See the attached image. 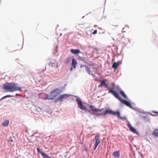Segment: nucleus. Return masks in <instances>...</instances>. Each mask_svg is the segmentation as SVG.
Returning a JSON list of instances; mask_svg holds the SVG:
<instances>
[{
    "label": "nucleus",
    "instance_id": "obj_8",
    "mask_svg": "<svg viewBox=\"0 0 158 158\" xmlns=\"http://www.w3.org/2000/svg\"><path fill=\"white\" fill-rule=\"evenodd\" d=\"M69 96V95L66 94H62L60 95L57 99V100L60 101L61 102L64 99L67 98Z\"/></svg>",
    "mask_w": 158,
    "mask_h": 158
},
{
    "label": "nucleus",
    "instance_id": "obj_20",
    "mask_svg": "<svg viewBox=\"0 0 158 158\" xmlns=\"http://www.w3.org/2000/svg\"><path fill=\"white\" fill-rule=\"evenodd\" d=\"M72 58V57L71 56H69L66 59V64H68L70 61L71 60V59Z\"/></svg>",
    "mask_w": 158,
    "mask_h": 158
},
{
    "label": "nucleus",
    "instance_id": "obj_19",
    "mask_svg": "<svg viewBox=\"0 0 158 158\" xmlns=\"http://www.w3.org/2000/svg\"><path fill=\"white\" fill-rule=\"evenodd\" d=\"M89 65L90 67L89 68L90 69H92L93 70H94L95 69H96L97 68H95L94 67V64H89Z\"/></svg>",
    "mask_w": 158,
    "mask_h": 158
},
{
    "label": "nucleus",
    "instance_id": "obj_10",
    "mask_svg": "<svg viewBox=\"0 0 158 158\" xmlns=\"http://www.w3.org/2000/svg\"><path fill=\"white\" fill-rule=\"evenodd\" d=\"M70 51L71 53L74 54H78L80 52V50L78 49H70Z\"/></svg>",
    "mask_w": 158,
    "mask_h": 158
},
{
    "label": "nucleus",
    "instance_id": "obj_23",
    "mask_svg": "<svg viewBox=\"0 0 158 158\" xmlns=\"http://www.w3.org/2000/svg\"><path fill=\"white\" fill-rule=\"evenodd\" d=\"M37 152H38L40 153L41 154V153H42V152H43L41 151L40 150V149L39 148H37Z\"/></svg>",
    "mask_w": 158,
    "mask_h": 158
},
{
    "label": "nucleus",
    "instance_id": "obj_30",
    "mask_svg": "<svg viewBox=\"0 0 158 158\" xmlns=\"http://www.w3.org/2000/svg\"><path fill=\"white\" fill-rule=\"evenodd\" d=\"M92 75L94 77H95V76L93 74Z\"/></svg>",
    "mask_w": 158,
    "mask_h": 158
},
{
    "label": "nucleus",
    "instance_id": "obj_32",
    "mask_svg": "<svg viewBox=\"0 0 158 158\" xmlns=\"http://www.w3.org/2000/svg\"><path fill=\"white\" fill-rule=\"evenodd\" d=\"M105 86H106V87H107V85L106 84V85H105Z\"/></svg>",
    "mask_w": 158,
    "mask_h": 158
},
{
    "label": "nucleus",
    "instance_id": "obj_7",
    "mask_svg": "<svg viewBox=\"0 0 158 158\" xmlns=\"http://www.w3.org/2000/svg\"><path fill=\"white\" fill-rule=\"evenodd\" d=\"M89 108L91 110V111L94 112H100L103 110V109H97L92 105L89 106Z\"/></svg>",
    "mask_w": 158,
    "mask_h": 158
},
{
    "label": "nucleus",
    "instance_id": "obj_18",
    "mask_svg": "<svg viewBox=\"0 0 158 158\" xmlns=\"http://www.w3.org/2000/svg\"><path fill=\"white\" fill-rule=\"evenodd\" d=\"M120 94L125 98L127 99V96L125 94L123 91L122 90H120Z\"/></svg>",
    "mask_w": 158,
    "mask_h": 158
},
{
    "label": "nucleus",
    "instance_id": "obj_24",
    "mask_svg": "<svg viewBox=\"0 0 158 158\" xmlns=\"http://www.w3.org/2000/svg\"><path fill=\"white\" fill-rule=\"evenodd\" d=\"M103 114L102 113H97L95 114V115L97 116L102 115Z\"/></svg>",
    "mask_w": 158,
    "mask_h": 158
},
{
    "label": "nucleus",
    "instance_id": "obj_1",
    "mask_svg": "<svg viewBox=\"0 0 158 158\" xmlns=\"http://www.w3.org/2000/svg\"><path fill=\"white\" fill-rule=\"evenodd\" d=\"M16 85L17 84L14 83H7L4 84L2 88L9 92H14L20 90V88L17 86Z\"/></svg>",
    "mask_w": 158,
    "mask_h": 158
},
{
    "label": "nucleus",
    "instance_id": "obj_12",
    "mask_svg": "<svg viewBox=\"0 0 158 158\" xmlns=\"http://www.w3.org/2000/svg\"><path fill=\"white\" fill-rule=\"evenodd\" d=\"M120 63H120V61H118L117 62H114L113 64L112 65V67L115 70L117 68L118 65Z\"/></svg>",
    "mask_w": 158,
    "mask_h": 158
},
{
    "label": "nucleus",
    "instance_id": "obj_14",
    "mask_svg": "<svg viewBox=\"0 0 158 158\" xmlns=\"http://www.w3.org/2000/svg\"><path fill=\"white\" fill-rule=\"evenodd\" d=\"M152 134L156 137L158 138V129H155L153 132Z\"/></svg>",
    "mask_w": 158,
    "mask_h": 158
},
{
    "label": "nucleus",
    "instance_id": "obj_31",
    "mask_svg": "<svg viewBox=\"0 0 158 158\" xmlns=\"http://www.w3.org/2000/svg\"><path fill=\"white\" fill-rule=\"evenodd\" d=\"M94 80H95V81H98V79H94Z\"/></svg>",
    "mask_w": 158,
    "mask_h": 158
},
{
    "label": "nucleus",
    "instance_id": "obj_16",
    "mask_svg": "<svg viewBox=\"0 0 158 158\" xmlns=\"http://www.w3.org/2000/svg\"><path fill=\"white\" fill-rule=\"evenodd\" d=\"M9 123V120H6L3 122L2 123V125L4 127H7Z\"/></svg>",
    "mask_w": 158,
    "mask_h": 158
},
{
    "label": "nucleus",
    "instance_id": "obj_27",
    "mask_svg": "<svg viewBox=\"0 0 158 158\" xmlns=\"http://www.w3.org/2000/svg\"><path fill=\"white\" fill-rule=\"evenodd\" d=\"M102 86L103 85L101 84H100L98 85V87H102Z\"/></svg>",
    "mask_w": 158,
    "mask_h": 158
},
{
    "label": "nucleus",
    "instance_id": "obj_5",
    "mask_svg": "<svg viewBox=\"0 0 158 158\" xmlns=\"http://www.w3.org/2000/svg\"><path fill=\"white\" fill-rule=\"evenodd\" d=\"M76 102L77 103L78 107L80 109L84 110L85 111H88L90 112V111L88 110L85 107L83 106V103L80 99L79 98H77L76 99Z\"/></svg>",
    "mask_w": 158,
    "mask_h": 158
},
{
    "label": "nucleus",
    "instance_id": "obj_3",
    "mask_svg": "<svg viewBox=\"0 0 158 158\" xmlns=\"http://www.w3.org/2000/svg\"><path fill=\"white\" fill-rule=\"evenodd\" d=\"M61 90L60 88L53 89L50 93V94L48 97V99L52 100L56 98L61 92Z\"/></svg>",
    "mask_w": 158,
    "mask_h": 158
},
{
    "label": "nucleus",
    "instance_id": "obj_6",
    "mask_svg": "<svg viewBox=\"0 0 158 158\" xmlns=\"http://www.w3.org/2000/svg\"><path fill=\"white\" fill-rule=\"evenodd\" d=\"M95 142L94 144V150H95L97 148L98 144L100 143L101 140L100 136L97 135L95 137Z\"/></svg>",
    "mask_w": 158,
    "mask_h": 158
},
{
    "label": "nucleus",
    "instance_id": "obj_22",
    "mask_svg": "<svg viewBox=\"0 0 158 158\" xmlns=\"http://www.w3.org/2000/svg\"><path fill=\"white\" fill-rule=\"evenodd\" d=\"M101 84L103 86L106 85V81L105 80H102L101 82Z\"/></svg>",
    "mask_w": 158,
    "mask_h": 158
},
{
    "label": "nucleus",
    "instance_id": "obj_15",
    "mask_svg": "<svg viewBox=\"0 0 158 158\" xmlns=\"http://www.w3.org/2000/svg\"><path fill=\"white\" fill-rule=\"evenodd\" d=\"M77 64V62L75 59L73 58L72 60V65L74 68H75L76 67V65Z\"/></svg>",
    "mask_w": 158,
    "mask_h": 158
},
{
    "label": "nucleus",
    "instance_id": "obj_28",
    "mask_svg": "<svg viewBox=\"0 0 158 158\" xmlns=\"http://www.w3.org/2000/svg\"><path fill=\"white\" fill-rule=\"evenodd\" d=\"M9 141L10 142H12L13 141V140L12 139H10L9 140Z\"/></svg>",
    "mask_w": 158,
    "mask_h": 158
},
{
    "label": "nucleus",
    "instance_id": "obj_33",
    "mask_svg": "<svg viewBox=\"0 0 158 158\" xmlns=\"http://www.w3.org/2000/svg\"><path fill=\"white\" fill-rule=\"evenodd\" d=\"M94 26H96V25H94Z\"/></svg>",
    "mask_w": 158,
    "mask_h": 158
},
{
    "label": "nucleus",
    "instance_id": "obj_11",
    "mask_svg": "<svg viewBox=\"0 0 158 158\" xmlns=\"http://www.w3.org/2000/svg\"><path fill=\"white\" fill-rule=\"evenodd\" d=\"M81 68H82L83 67H85V68L87 72V73L89 74H90V68H89L88 66H87L85 65H81Z\"/></svg>",
    "mask_w": 158,
    "mask_h": 158
},
{
    "label": "nucleus",
    "instance_id": "obj_13",
    "mask_svg": "<svg viewBox=\"0 0 158 158\" xmlns=\"http://www.w3.org/2000/svg\"><path fill=\"white\" fill-rule=\"evenodd\" d=\"M113 155L115 158H118L120 156L119 152L118 151L114 152L112 153Z\"/></svg>",
    "mask_w": 158,
    "mask_h": 158
},
{
    "label": "nucleus",
    "instance_id": "obj_25",
    "mask_svg": "<svg viewBox=\"0 0 158 158\" xmlns=\"http://www.w3.org/2000/svg\"><path fill=\"white\" fill-rule=\"evenodd\" d=\"M11 97V95H6V96H4V97H3L2 98V99H3V98H7V97Z\"/></svg>",
    "mask_w": 158,
    "mask_h": 158
},
{
    "label": "nucleus",
    "instance_id": "obj_21",
    "mask_svg": "<svg viewBox=\"0 0 158 158\" xmlns=\"http://www.w3.org/2000/svg\"><path fill=\"white\" fill-rule=\"evenodd\" d=\"M42 79V77H40V78H39L38 77H37L36 78H35V80L38 82H39L40 80H41Z\"/></svg>",
    "mask_w": 158,
    "mask_h": 158
},
{
    "label": "nucleus",
    "instance_id": "obj_4",
    "mask_svg": "<svg viewBox=\"0 0 158 158\" xmlns=\"http://www.w3.org/2000/svg\"><path fill=\"white\" fill-rule=\"evenodd\" d=\"M107 114H112L113 115H117L118 118L122 119V120L123 119H125L126 120H127V119L126 117H122L120 116V113L118 111L114 112L110 110L107 109L105 110V112L103 114V115H105Z\"/></svg>",
    "mask_w": 158,
    "mask_h": 158
},
{
    "label": "nucleus",
    "instance_id": "obj_2",
    "mask_svg": "<svg viewBox=\"0 0 158 158\" xmlns=\"http://www.w3.org/2000/svg\"><path fill=\"white\" fill-rule=\"evenodd\" d=\"M109 92L112 94L116 98L118 99L121 102L124 103L127 106L130 107V108H132V105L131 104L128 102L122 99L119 96L118 94L116 93V92L114 90H112L110 89H109Z\"/></svg>",
    "mask_w": 158,
    "mask_h": 158
},
{
    "label": "nucleus",
    "instance_id": "obj_26",
    "mask_svg": "<svg viewBox=\"0 0 158 158\" xmlns=\"http://www.w3.org/2000/svg\"><path fill=\"white\" fill-rule=\"evenodd\" d=\"M97 31L96 30H94V32H93V34H96L97 33Z\"/></svg>",
    "mask_w": 158,
    "mask_h": 158
},
{
    "label": "nucleus",
    "instance_id": "obj_29",
    "mask_svg": "<svg viewBox=\"0 0 158 158\" xmlns=\"http://www.w3.org/2000/svg\"><path fill=\"white\" fill-rule=\"evenodd\" d=\"M153 112L154 113L158 114V112H156V111H153Z\"/></svg>",
    "mask_w": 158,
    "mask_h": 158
},
{
    "label": "nucleus",
    "instance_id": "obj_17",
    "mask_svg": "<svg viewBox=\"0 0 158 158\" xmlns=\"http://www.w3.org/2000/svg\"><path fill=\"white\" fill-rule=\"evenodd\" d=\"M41 155L42 156L43 158H51V157L49 156L44 152L42 153Z\"/></svg>",
    "mask_w": 158,
    "mask_h": 158
},
{
    "label": "nucleus",
    "instance_id": "obj_9",
    "mask_svg": "<svg viewBox=\"0 0 158 158\" xmlns=\"http://www.w3.org/2000/svg\"><path fill=\"white\" fill-rule=\"evenodd\" d=\"M128 124H127V126L129 127L130 128V130L133 133L137 134L138 133L137 132L136 130L131 125L130 123L129 122L127 121Z\"/></svg>",
    "mask_w": 158,
    "mask_h": 158
}]
</instances>
